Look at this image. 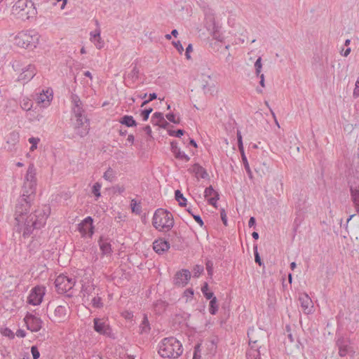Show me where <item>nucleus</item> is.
<instances>
[{
  "label": "nucleus",
  "mask_w": 359,
  "mask_h": 359,
  "mask_svg": "<svg viewBox=\"0 0 359 359\" xmlns=\"http://www.w3.org/2000/svg\"><path fill=\"white\" fill-rule=\"evenodd\" d=\"M36 184H30V182H24L22 189V195L18 201L15 208V219L16 221L17 231L22 232L24 237L29 236L35 229L43 227L50 213V208L43 205L34 212L27 215L36 196Z\"/></svg>",
  "instance_id": "1"
},
{
  "label": "nucleus",
  "mask_w": 359,
  "mask_h": 359,
  "mask_svg": "<svg viewBox=\"0 0 359 359\" xmlns=\"http://www.w3.org/2000/svg\"><path fill=\"white\" fill-rule=\"evenodd\" d=\"M182 353V344L174 337L163 339L159 345L158 353L163 358H175Z\"/></svg>",
  "instance_id": "2"
},
{
  "label": "nucleus",
  "mask_w": 359,
  "mask_h": 359,
  "mask_svg": "<svg viewBox=\"0 0 359 359\" xmlns=\"http://www.w3.org/2000/svg\"><path fill=\"white\" fill-rule=\"evenodd\" d=\"M152 224L158 231H169L174 225L173 216L165 210L157 209L153 216Z\"/></svg>",
  "instance_id": "3"
},
{
  "label": "nucleus",
  "mask_w": 359,
  "mask_h": 359,
  "mask_svg": "<svg viewBox=\"0 0 359 359\" xmlns=\"http://www.w3.org/2000/svg\"><path fill=\"white\" fill-rule=\"evenodd\" d=\"M39 35L34 31L20 32L15 36V44L24 48L33 49L39 43Z\"/></svg>",
  "instance_id": "4"
},
{
  "label": "nucleus",
  "mask_w": 359,
  "mask_h": 359,
  "mask_svg": "<svg viewBox=\"0 0 359 359\" xmlns=\"http://www.w3.org/2000/svg\"><path fill=\"white\" fill-rule=\"evenodd\" d=\"M336 346L338 348L339 355L340 357H352L355 353V349L349 339L339 337L336 341Z\"/></svg>",
  "instance_id": "5"
},
{
  "label": "nucleus",
  "mask_w": 359,
  "mask_h": 359,
  "mask_svg": "<svg viewBox=\"0 0 359 359\" xmlns=\"http://www.w3.org/2000/svg\"><path fill=\"white\" fill-rule=\"evenodd\" d=\"M75 285L72 278L63 274L58 276L55 280V285L58 293L63 294L70 290Z\"/></svg>",
  "instance_id": "6"
},
{
  "label": "nucleus",
  "mask_w": 359,
  "mask_h": 359,
  "mask_svg": "<svg viewBox=\"0 0 359 359\" xmlns=\"http://www.w3.org/2000/svg\"><path fill=\"white\" fill-rule=\"evenodd\" d=\"M93 328L96 332L110 338H114L112 330L107 323V320L102 318H95L93 320Z\"/></svg>",
  "instance_id": "7"
},
{
  "label": "nucleus",
  "mask_w": 359,
  "mask_h": 359,
  "mask_svg": "<svg viewBox=\"0 0 359 359\" xmlns=\"http://www.w3.org/2000/svg\"><path fill=\"white\" fill-rule=\"evenodd\" d=\"M192 86L201 90H204L205 88H213L215 87V81L210 76L201 74L194 79Z\"/></svg>",
  "instance_id": "8"
},
{
  "label": "nucleus",
  "mask_w": 359,
  "mask_h": 359,
  "mask_svg": "<svg viewBox=\"0 0 359 359\" xmlns=\"http://www.w3.org/2000/svg\"><path fill=\"white\" fill-rule=\"evenodd\" d=\"M45 294V287L41 286H36L32 289L28 297L27 302L32 305L37 306L39 305Z\"/></svg>",
  "instance_id": "9"
},
{
  "label": "nucleus",
  "mask_w": 359,
  "mask_h": 359,
  "mask_svg": "<svg viewBox=\"0 0 359 359\" xmlns=\"http://www.w3.org/2000/svg\"><path fill=\"white\" fill-rule=\"evenodd\" d=\"M72 112L75 118H80L82 117H86L85 110L83 109V103L78 95L76 94H72Z\"/></svg>",
  "instance_id": "10"
},
{
  "label": "nucleus",
  "mask_w": 359,
  "mask_h": 359,
  "mask_svg": "<svg viewBox=\"0 0 359 359\" xmlns=\"http://www.w3.org/2000/svg\"><path fill=\"white\" fill-rule=\"evenodd\" d=\"M74 131L81 137L88 135L90 130L89 121L86 117L75 118Z\"/></svg>",
  "instance_id": "11"
},
{
  "label": "nucleus",
  "mask_w": 359,
  "mask_h": 359,
  "mask_svg": "<svg viewBox=\"0 0 359 359\" xmlns=\"http://www.w3.org/2000/svg\"><path fill=\"white\" fill-rule=\"evenodd\" d=\"M24 320L27 329L32 332H38L42 327L43 321L41 319L33 314L27 313Z\"/></svg>",
  "instance_id": "12"
},
{
  "label": "nucleus",
  "mask_w": 359,
  "mask_h": 359,
  "mask_svg": "<svg viewBox=\"0 0 359 359\" xmlns=\"http://www.w3.org/2000/svg\"><path fill=\"white\" fill-rule=\"evenodd\" d=\"M93 219L91 217H86L78 226L79 231L81 233L82 236H88L91 237L94 233V226L93 225Z\"/></svg>",
  "instance_id": "13"
},
{
  "label": "nucleus",
  "mask_w": 359,
  "mask_h": 359,
  "mask_svg": "<svg viewBox=\"0 0 359 359\" xmlns=\"http://www.w3.org/2000/svg\"><path fill=\"white\" fill-rule=\"evenodd\" d=\"M191 272L188 269L177 271L173 278V284L177 287H184L191 278Z\"/></svg>",
  "instance_id": "14"
},
{
  "label": "nucleus",
  "mask_w": 359,
  "mask_h": 359,
  "mask_svg": "<svg viewBox=\"0 0 359 359\" xmlns=\"http://www.w3.org/2000/svg\"><path fill=\"white\" fill-rule=\"evenodd\" d=\"M299 301L302 311L305 314H309L313 312V304L312 300L307 294L304 293L300 294L299 297Z\"/></svg>",
  "instance_id": "15"
},
{
  "label": "nucleus",
  "mask_w": 359,
  "mask_h": 359,
  "mask_svg": "<svg viewBox=\"0 0 359 359\" xmlns=\"http://www.w3.org/2000/svg\"><path fill=\"white\" fill-rule=\"evenodd\" d=\"M351 200L356 212L359 214V180L350 184Z\"/></svg>",
  "instance_id": "16"
},
{
  "label": "nucleus",
  "mask_w": 359,
  "mask_h": 359,
  "mask_svg": "<svg viewBox=\"0 0 359 359\" xmlns=\"http://www.w3.org/2000/svg\"><path fill=\"white\" fill-rule=\"evenodd\" d=\"M35 68L33 65H28L26 69H22V72L20 74L18 79V81L22 82L23 84L30 81L34 76Z\"/></svg>",
  "instance_id": "17"
},
{
  "label": "nucleus",
  "mask_w": 359,
  "mask_h": 359,
  "mask_svg": "<svg viewBox=\"0 0 359 359\" xmlns=\"http://www.w3.org/2000/svg\"><path fill=\"white\" fill-rule=\"evenodd\" d=\"M38 104H42L46 107L50 104L53 99V91H41L34 97Z\"/></svg>",
  "instance_id": "18"
},
{
  "label": "nucleus",
  "mask_w": 359,
  "mask_h": 359,
  "mask_svg": "<svg viewBox=\"0 0 359 359\" xmlns=\"http://www.w3.org/2000/svg\"><path fill=\"white\" fill-rule=\"evenodd\" d=\"M27 5H29L30 9H32V11H30L29 10L27 12V14L35 15L36 13V11L34 6L33 1H32L31 0H18V1L15 2L14 8L15 11L18 10L20 11H24L26 8H27Z\"/></svg>",
  "instance_id": "19"
},
{
  "label": "nucleus",
  "mask_w": 359,
  "mask_h": 359,
  "mask_svg": "<svg viewBox=\"0 0 359 359\" xmlns=\"http://www.w3.org/2000/svg\"><path fill=\"white\" fill-rule=\"evenodd\" d=\"M204 196L208 199V203L217 207V201L219 198V194L214 190L212 186L207 187L204 191Z\"/></svg>",
  "instance_id": "20"
},
{
  "label": "nucleus",
  "mask_w": 359,
  "mask_h": 359,
  "mask_svg": "<svg viewBox=\"0 0 359 359\" xmlns=\"http://www.w3.org/2000/svg\"><path fill=\"white\" fill-rule=\"evenodd\" d=\"M111 239L107 237L100 236L98 244L102 255H109L112 252Z\"/></svg>",
  "instance_id": "21"
},
{
  "label": "nucleus",
  "mask_w": 359,
  "mask_h": 359,
  "mask_svg": "<svg viewBox=\"0 0 359 359\" xmlns=\"http://www.w3.org/2000/svg\"><path fill=\"white\" fill-rule=\"evenodd\" d=\"M153 248L156 253L162 255L170 248V243L163 239H157L153 243Z\"/></svg>",
  "instance_id": "22"
},
{
  "label": "nucleus",
  "mask_w": 359,
  "mask_h": 359,
  "mask_svg": "<svg viewBox=\"0 0 359 359\" xmlns=\"http://www.w3.org/2000/svg\"><path fill=\"white\" fill-rule=\"evenodd\" d=\"M171 151L173 153L175 157L180 160H183L188 162L190 158L184 152L181 151L180 148L177 147V144L175 142H171Z\"/></svg>",
  "instance_id": "23"
},
{
  "label": "nucleus",
  "mask_w": 359,
  "mask_h": 359,
  "mask_svg": "<svg viewBox=\"0 0 359 359\" xmlns=\"http://www.w3.org/2000/svg\"><path fill=\"white\" fill-rule=\"evenodd\" d=\"M189 171L194 173L197 177H200L202 179H206L208 177V174L206 170L198 163H195Z\"/></svg>",
  "instance_id": "24"
},
{
  "label": "nucleus",
  "mask_w": 359,
  "mask_h": 359,
  "mask_svg": "<svg viewBox=\"0 0 359 359\" xmlns=\"http://www.w3.org/2000/svg\"><path fill=\"white\" fill-rule=\"evenodd\" d=\"M36 170L33 164L29 165L24 182H30V184H36Z\"/></svg>",
  "instance_id": "25"
},
{
  "label": "nucleus",
  "mask_w": 359,
  "mask_h": 359,
  "mask_svg": "<svg viewBox=\"0 0 359 359\" xmlns=\"http://www.w3.org/2000/svg\"><path fill=\"white\" fill-rule=\"evenodd\" d=\"M67 308L65 306H57L54 311V315L56 319H62L66 317Z\"/></svg>",
  "instance_id": "26"
},
{
  "label": "nucleus",
  "mask_w": 359,
  "mask_h": 359,
  "mask_svg": "<svg viewBox=\"0 0 359 359\" xmlns=\"http://www.w3.org/2000/svg\"><path fill=\"white\" fill-rule=\"evenodd\" d=\"M119 122L127 127H134L137 126V122L132 116L124 115Z\"/></svg>",
  "instance_id": "27"
},
{
  "label": "nucleus",
  "mask_w": 359,
  "mask_h": 359,
  "mask_svg": "<svg viewBox=\"0 0 359 359\" xmlns=\"http://www.w3.org/2000/svg\"><path fill=\"white\" fill-rule=\"evenodd\" d=\"M140 70L137 67V65L135 64V66L133 67L131 72L128 74L127 76L125 77L126 82H128L130 80L131 81H135L136 79L139 78Z\"/></svg>",
  "instance_id": "28"
},
{
  "label": "nucleus",
  "mask_w": 359,
  "mask_h": 359,
  "mask_svg": "<svg viewBox=\"0 0 359 359\" xmlns=\"http://www.w3.org/2000/svg\"><path fill=\"white\" fill-rule=\"evenodd\" d=\"M90 35H91V40H94V41H97V43H95L96 47L98 49L102 48L103 47L104 42L100 37V30L97 29V30H95L94 34H93L91 33Z\"/></svg>",
  "instance_id": "29"
},
{
  "label": "nucleus",
  "mask_w": 359,
  "mask_h": 359,
  "mask_svg": "<svg viewBox=\"0 0 359 359\" xmlns=\"http://www.w3.org/2000/svg\"><path fill=\"white\" fill-rule=\"evenodd\" d=\"M246 359H261L259 349L252 346L246 353Z\"/></svg>",
  "instance_id": "30"
},
{
  "label": "nucleus",
  "mask_w": 359,
  "mask_h": 359,
  "mask_svg": "<svg viewBox=\"0 0 359 359\" xmlns=\"http://www.w3.org/2000/svg\"><path fill=\"white\" fill-rule=\"evenodd\" d=\"M95 288L93 285H84L82 287L81 292L83 293V297H89L93 294H96L95 292Z\"/></svg>",
  "instance_id": "31"
},
{
  "label": "nucleus",
  "mask_w": 359,
  "mask_h": 359,
  "mask_svg": "<svg viewBox=\"0 0 359 359\" xmlns=\"http://www.w3.org/2000/svg\"><path fill=\"white\" fill-rule=\"evenodd\" d=\"M140 332L142 333H147L150 330V325L148 320L147 316L146 314L144 315L143 320L142 321V323L140 326Z\"/></svg>",
  "instance_id": "32"
},
{
  "label": "nucleus",
  "mask_w": 359,
  "mask_h": 359,
  "mask_svg": "<svg viewBox=\"0 0 359 359\" xmlns=\"http://www.w3.org/2000/svg\"><path fill=\"white\" fill-rule=\"evenodd\" d=\"M175 198L180 206L185 207L187 205V198L184 197L182 193L180 190H176L175 191Z\"/></svg>",
  "instance_id": "33"
},
{
  "label": "nucleus",
  "mask_w": 359,
  "mask_h": 359,
  "mask_svg": "<svg viewBox=\"0 0 359 359\" xmlns=\"http://www.w3.org/2000/svg\"><path fill=\"white\" fill-rule=\"evenodd\" d=\"M209 311L212 315L216 314L218 310L217 300L215 297L210 299Z\"/></svg>",
  "instance_id": "34"
},
{
  "label": "nucleus",
  "mask_w": 359,
  "mask_h": 359,
  "mask_svg": "<svg viewBox=\"0 0 359 359\" xmlns=\"http://www.w3.org/2000/svg\"><path fill=\"white\" fill-rule=\"evenodd\" d=\"M95 294L96 295L91 299L92 306L97 309L102 308L103 306L102 298L98 295V292Z\"/></svg>",
  "instance_id": "35"
},
{
  "label": "nucleus",
  "mask_w": 359,
  "mask_h": 359,
  "mask_svg": "<svg viewBox=\"0 0 359 359\" xmlns=\"http://www.w3.org/2000/svg\"><path fill=\"white\" fill-rule=\"evenodd\" d=\"M163 118V114L161 112H155L151 116V121L154 125L158 126Z\"/></svg>",
  "instance_id": "36"
},
{
  "label": "nucleus",
  "mask_w": 359,
  "mask_h": 359,
  "mask_svg": "<svg viewBox=\"0 0 359 359\" xmlns=\"http://www.w3.org/2000/svg\"><path fill=\"white\" fill-rule=\"evenodd\" d=\"M103 177L109 182H113L114 180V177H115V174H114V170L111 168H109L106 170V172H104V173L103 175Z\"/></svg>",
  "instance_id": "37"
},
{
  "label": "nucleus",
  "mask_w": 359,
  "mask_h": 359,
  "mask_svg": "<svg viewBox=\"0 0 359 359\" xmlns=\"http://www.w3.org/2000/svg\"><path fill=\"white\" fill-rule=\"evenodd\" d=\"M201 291H202L204 297L207 299H210L215 297L213 292L208 291V285L207 283H204L203 286L201 287Z\"/></svg>",
  "instance_id": "38"
},
{
  "label": "nucleus",
  "mask_w": 359,
  "mask_h": 359,
  "mask_svg": "<svg viewBox=\"0 0 359 359\" xmlns=\"http://www.w3.org/2000/svg\"><path fill=\"white\" fill-rule=\"evenodd\" d=\"M241 158H242V161H243L245 170H246L249 177L252 178V172L250 170L246 156L243 155V157H241Z\"/></svg>",
  "instance_id": "39"
},
{
  "label": "nucleus",
  "mask_w": 359,
  "mask_h": 359,
  "mask_svg": "<svg viewBox=\"0 0 359 359\" xmlns=\"http://www.w3.org/2000/svg\"><path fill=\"white\" fill-rule=\"evenodd\" d=\"M32 102L29 99H24L21 104V107L25 111H29L32 108Z\"/></svg>",
  "instance_id": "40"
},
{
  "label": "nucleus",
  "mask_w": 359,
  "mask_h": 359,
  "mask_svg": "<svg viewBox=\"0 0 359 359\" xmlns=\"http://www.w3.org/2000/svg\"><path fill=\"white\" fill-rule=\"evenodd\" d=\"M102 187V185L99 182H96L94 184L93 189H92V193L97 197L99 198L101 196L100 194V189Z\"/></svg>",
  "instance_id": "41"
},
{
  "label": "nucleus",
  "mask_w": 359,
  "mask_h": 359,
  "mask_svg": "<svg viewBox=\"0 0 359 359\" xmlns=\"http://www.w3.org/2000/svg\"><path fill=\"white\" fill-rule=\"evenodd\" d=\"M168 133L170 136L180 137L184 134L185 131L182 129H178L177 130H168Z\"/></svg>",
  "instance_id": "42"
},
{
  "label": "nucleus",
  "mask_w": 359,
  "mask_h": 359,
  "mask_svg": "<svg viewBox=\"0 0 359 359\" xmlns=\"http://www.w3.org/2000/svg\"><path fill=\"white\" fill-rule=\"evenodd\" d=\"M187 211L189 212L190 215H192L195 221L202 227L204 225L203 221L201 218V217L199 215H194L191 210L188 209Z\"/></svg>",
  "instance_id": "43"
},
{
  "label": "nucleus",
  "mask_w": 359,
  "mask_h": 359,
  "mask_svg": "<svg viewBox=\"0 0 359 359\" xmlns=\"http://www.w3.org/2000/svg\"><path fill=\"white\" fill-rule=\"evenodd\" d=\"M205 268L208 276H212L213 274V262L210 260H208L205 263Z\"/></svg>",
  "instance_id": "44"
},
{
  "label": "nucleus",
  "mask_w": 359,
  "mask_h": 359,
  "mask_svg": "<svg viewBox=\"0 0 359 359\" xmlns=\"http://www.w3.org/2000/svg\"><path fill=\"white\" fill-rule=\"evenodd\" d=\"M254 250V254H255V261L257 264H258L259 266L263 265V262L261 260L260 256L257 252V246L255 245L253 247Z\"/></svg>",
  "instance_id": "45"
},
{
  "label": "nucleus",
  "mask_w": 359,
  "mask_h": 359,
  "mask_svg": "<svg viewBox=\"0 0 359 359\" xmlns=\"http://www.w3.org/2000/svg\"><path fill=\"white\" fill-rule=\"evenodd\" d=\"M153 111L152 108L146 109L141 112V116L142 117L143 121H146L148 120L149 114Z\"/></svg>",
  "instance_id": "46"
},
{
  "label": "nucleus",
  "mask_w": 359,
  "mask_h": 359,
  "mask_svg": "<svg viewBox=\"0 0 359 359\" xmlns=\"http://www.w3.org/2000/svg\"><path fill=\"white\" fill-rule=\"evenodd\" d=\"M131 209L133 212H136L137 214L141 212V207L140 205L137 204L135 200H132L131 201Z\"/></svg>",
  "instance_id": "47"
},
{
  "label": "nucleus",
  "mask_w": 359,
  "mask_h": 359,
  "mask_svg": "<svg viewBox=\"0 0 359 359\" xmlns=\"http://www.w3.org/2000/svg\"><path fill=\"white\" fill-rule=\"evenodd\" d=\"M262 67V58L259 57L257 58V60H256V62L255 63V67L256 74L257 76H259V73L261 72Z\"/></svg>",
  "instance_id": "48"
},
{
  "label": "nucleus",
  "mask_w": 359,
  "mask_h": 359,
  "mask_svg": "<svg viewBox=\"0 0 359 359\" xmlns=\"http://www.w3.org/2000/svg\"><path fill=\"white\" fill-rule=\"evenodd\" d=\"M31 353H32L33 359H39V358L40 353H39L36 346H32L31 347Z\"/></svg>",
  "instance_id": "49"
},
{
  "label": "nucleus",
  "mask_w": 359,
  "mask_h": 359,
  "mask_svg": "<svg viewBox=\"0 0 359 359\" xmlns=\"http://www.w3.org/2000/svg\"><path fill=\"white\" fill-rule=\"evenodd\" d=\"M166 118L167 119L173 123H175V124H178L180 123V118H175V115L173 114V113H169L168 114H166Z\"/></svg>",
  "instance_id": "50"
},
{
  "label": "nucleus",
  "mask_w": 359,
  "mask_h": 359,
  "mask_svg": "<svg viewBox=\"0 0 359 359\" xmlns=\"http://www.w3.org/2000/svg\"><path fill=\"white\" fill-rule=\"evenodd\" d=\"M203 269L202 265H196L194 268V276H198L203 271Z\"/></svg>",
  "instance_id": "51"
},
{
  "label": "nucleus",
  "mask_w": 359,
  "mask_h": 359,
  "mask_svg": "<svg viewBox=\"0 0 359 359\" xmlns=\"http://www.w3.org/2000/svg\"><path fill=\"white\" fill-rule=\"evenodd\" d=\"M172 45L175 46V48L177 50V51L182 54L184 51V48L180 41H172Z\"/></svg>",
  "instance_id": "52"
},
{
  "label": "nucleus",
  "mask_w": 359,
  "mask_h": 359,
  "mask_svg": "<svg viewBox=\"0 0 359 359\" xmlns=\"http://www.w3.org/2000/svg\"><path fill=\"white\" fill-rule=\"evenodd\" d=\"M193 51V46H192V44L191 43H189L187 48H186V52H185V56H186V58L187 60H190L191 59V55H190V53Z\"/></svg>",
  "instance_id": "53"
},
{
  "label": "nucleus",
  "mask_w": 359,
  "mask_h": 359,
  "mask_svg": "<svg viewBox=\"0 0 359 359\" xmlns=\"http://www.w3.org/2000/svg\"><path fill=\"white\" fill-rule=\"evenodd\" d=\"M156 97H157V95H156L155 93H151V94L149 95V99H148V100H144V101L142 103L141 107L144 106L145 104H147V103H149L150 101H151V100H153L156 99Z\"/></svg>",
  "instance_id": "54"
},
{
  "label": "nucleus",
  "mask_w": 359,
  "mask_h": 359,
  "mask_svg": "<svg viewBox=\"0 0 359 359\" xmlns=\"http://www.w3.org/2000/svg\"><path fill=\"white\" fill-rule=\"evenodd\" d=\"M221 219L222 220L223 224L226 226L227 225V218L226 215L225 213L224 210H222L220 212Z\"/></svg>",
  "instance_id": "55"
},
{
  "label": "nucleus",
  "mask_w": 359,
  "mask_h": 359,
  "mask_svg": "<svg viewBox=\"0 0 359 359\" xmlns=\"http://www.w3.org/2000/svg\"><path fill=\"white\" fill-rule=\"evenodd\" d=\"M184 293L187 298H192L194 296V290L191 288L187 289Z\"/></svg>",
  "instance_id": "56"
},
{
  "label": "nucleus",
  "mask_w": 359,
  "mask_h": 359,
  "mask_svg": "<svg viewBox=\"0 0 359 359\" xmlns=\"http://www.w3.org/2000/svg\"><path fill=\"white\" fill-rule=\"evenodd\" d=\"M29 142L32 144V145H37V144L40 141V139L38 138V137H30L29 140H28Z\"/></svg>",
  "instance_id": "57"
},
{
  "label": "nucleus",
  "mask_w": 359,
  "mask_h": 359,
  "mask_svg": "<svg viewBox=\"0 0 359 359\" xmlns=\"http://www.w3.org/2000/svg\"><path fill=\"white\" fill-rule=\"evenodd\" d=\"M237 140H238V147H241L242 146H243L242 136H241V132H239V131H238V133H237Z\"/></svg>",
  "instance_id": "58"
},
{
  "label": "nucleus",
  "mask_w": 359,
  "mask_h": 359,
  "mask_svg": "<svg viewBox=\"0 0 359 359\" xmlns=\"http://www.w3.org/2000/svg\"><path fill=\"white\" fill-rule=\"evenodd\" d=\"M16 335L18 337L23 338V337H25L26 336V332H25V330L19 329L16 332Z\"/></svg>",
  "instance_id": "59"
},
{
  "label": "nucleus",
  "mask_w": 359,
  "mask_h": 359,
  "mask_svg": "<svg viewBox=\"0 0 359 359\" xmlns=\"http://www.w3.org/2000/svg\"><path fill=\"white\" fill-rule=\"evenodd\" d=\"M158 126L161 128H167L170 126V124L167 121H165V118H163V120H162V121L159 123Z\"/></svg>",
  "instance_id": "60"
},
{
  "label": "nucleus",
  "mask_w": 359,
  "mask_h": 359,
  "mask_svg": "<svg viewBox=\"0 0 359 359\" xmlns=\"http://www.w3.org/2000/svg\"><path fill=\"white\" fill-rule=\"evenodd\" d=\"M255 224H256V220L255 219V217H251L249 219V222H248V226L249 227H252V226H255Z\"/></svg>",
  "instance_id": "61"
},
{
  "label": "nucleus",
  "mask_w": 359,
  "mask_h": 359,
  "mask_svg": "<svg viewBox=\"0 0 359 359\" xmlns=\"http://www.w3.org/2000/svg\"><path fill=\"white\" fill-rule=\"evenodd\" d=\"M143 130L146 133L147 135L151 136V128L149 126H146L143 128Z\"/></svg>",
  "instance_id": "62"
},
{
  "label": "nucleus",
  "mask_w": 359,
  "mask_h": 359,
  "mask_svg": "<svg viewBox=\"0 0 359 359\" xmlns=\"http://www.w3.org/2000/svg\"><path fill=\"white\" fill-rule=\"evenodd\" d=\"M135 137L133 135H129L127 138V142L133 144L134 143Z\"/></svg>",
  "instance_id": "63"
},
{
  "label": "nucleus",
  "mask_w": 359,
  "mask_h": 359,
  "mask_svg": "<svg viewBox=\"0 0 359 359\" xmlns=\"http://www.w3.org/2000/svg\"><path fill=\"white\" fill-rule=\"evenodd\" d=\"M199 348V345L196 346L195 347V350H194V359H198V354H197V352H198V349Z\"/></svg>",
  "instance_id": "64"
}]
</instances>
